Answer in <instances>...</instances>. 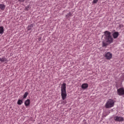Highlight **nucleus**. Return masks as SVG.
I'll list each match as a JSON object with an SVG mask.
<instances>
[{
  "mask_svg": "<svg viewBox=\"0 0 124 124\" xmlns=\"http://www.w3.org/2000/svg\"><path fill=\"white\" fill-rule=\"evenodd\" d=\"M33 28V24H31L30 25H29L27 27V30L28 31H31V29Z\"/></svg>",
  "mask_w": 124,
  "mask_h": 124,
  "instance_id": "ddd939ff",
  "label": "nucleus"
},
{
  "mask_svg": "<svg viewBox=\"0 0 124 124\" xmlns=\"http://www.w3.org/2000/svg\"><path fill=\"white\" fill-rule=\"evenodd\" d=\"M119 35H120V34L119 33V32H118V31H115V32H113L112 34L113 37L115 39H116V38H118V37H119Z\"/></svg>",
  "mask_w": 124,
  "mask_h": 124,
  "instance_id": "0eeeda50",
  "label": "nucleus"
},
{
  "mask_svg": "<svg viewBox=\"0 0 124 124\" xmlns=\"http://www.w3.org/2000/svg\"><path fill=\"white\" fill-rule=\"evenodd\" d=\"M25 106H29L31 104V100L30 99H27L24 103Z\"/></svg>",
  "mask_w": 124,
  "mask_h": 124,
  "instance_id": "9d476101",
  "label": "nucleus"
},
{
  "mask_svg": "<svg viewBox=\"0 0 124 124\" xmlns=\"http://www.w3.org/2000/svg\"><path fill=\"white\" fill-rule=\"evenodd\" d=\"M81 88L84 90H86V89L89 88V85L87 83H83L81 85Z\"/></svg>",
  "mask_w": 124,
  "mask_h": 124,
  "instance_id": "1a4fd4ad",
  "label": "nucleus"
},
{
  "mask_svg": "<svg viewBox=\"0 0 124 124\" xmlns=\"http://www.w3.org/2000/svg\"><path fill=\"white\" fill-rule=\"evenodd\" d=\"M98 0H93V3H97Z\"/></svg>",
  "mask_w": 124,
  "mask_h": 124,
  "instance_id": "6ab92c4d",
  "label": "nucleus"
},
{
  "mask_svg": "<svg viewBox=\"0 0 124 124\" xmlns=\"http://www.w3.org/2000/svg\"><path fill=\"white\" fill-rule=\"evenodd\" d=\"M117 94L118 95H124V88H120L117 90Z\"/></svg>",
  "mask_w": 124,
  "mask_h": 124,
  "instance_id": "20e7f679",
  "label": "nucleus"
},
{
  "mask_svg": "<svg viewBox=\"0 0 124 124\" xmlns=\"http://www.w3.org/2000/svg\"><path fill=\"white\" fill-rule=\"evenodd\" d=\"M4 31V29H3V26L0 27V34H3Z\"/></svg>",
  "mask_w": 124,
  "mask_h": 124,
  "instance_id": "9b49d317",
  "label": "nucleus"
},
{
  "mask_svg": "<svg viewBox=\"0 0 124 124\" xmlns=\"http://www.w3.org/2000/svg\"><path fill=\"white\" fill-rule=\"evenodd\" d=\"M30 7H31V6H30V5H28L25 8L26 10H27V11L29 10L30 9Z\"/></svg>",
  "mask_w": 124,
  "mask_h": 124,
  "instance_id": "a211bd4d",
  "label": "nucleus"
},
{
  "mask_svg": "<svg viewBox=\"0 0 124 124\" xmlns=\"http://www.w3.org/2000/svg\"><path fill=\"white\" fill-rule=\"evenodd\" d=\"M114 120L116 122H123L124 121V118L121 116H116L114 117Z\"/></svg>",
  "mask_w": 124,
  "mask_h": 124,
  "instance_id": "423d86ee",
  "label": "nucleus"
},
{
  "mask_svg": "<svg viewBox=\"0 0 124 124\" xmlns=\"http://www.w3.org/2000/svg\"><path fill=\"white\" fill-rule=\"evenodd\" d=\"M0 9L1 10H4L5 9V5L2 4H0Z\"/></svg>",
  "mask_w": 124,
  "mask_h": 124,
  "instance_id": "f8f14e48",
  "label": "nucleus"
},
{
  "mask_svg": "<svg viewBox=\"0 0 124 124\" xmlns=\"http://www.w3.org/2000/svg\"><path fill=\"white\" fill-rule=\"evenodd\" d=\"M28 94H29V93L28 92H26L23 95V98H27V96H28Z\"/></svg>",
  "mask_w": 124,
  "mask_h": 124,
  "instance_id": "f3484780",
  "label": "nucleus"
},
{
  "mask_svg": "<svg viewBox=\"0 0 124 124\" xmlns=\"http://www.w3.org/2000/svg\"><path fill=\"white\" fill-rule=\"evenodd\" d=\"M108 46V44L107 43H105V41H103L102 42V46L103 47H107Z\"/></svg>",
  "mask_w": 124,
  "mask_h": 124,
  "instance_id": "4468645a",
  "label": "nucleus"
},
{
  "mask_svg": "<svg viewBox=\"0 0 124 124\" xmlns=\"http://www.w3.org/2000/svg\"><path fill=\"white\" fill-rule=\"evenodd\" d=\"M23 104V100L21 99H19L17 101V104L18 105H21V104Z\"/></svg>",
  "mask_w": 124,
  "mask_h": 124,
  "instance_id": "2eb2a0df",
  "label": "nucleus"
},
{
  "mask_svg": "<svg viewBox=\"0 0 124 124\" xmlns=\"http://www.w3.org/2000/svg\"><path fill=\"white\" fill-rule=\"evenodd\" d=\"M18 0L20 2H24V1H25V0Z\"/></svg>",
  "mask_w": 124,
  "mask_h": 124,
  "instance_id": "aec40b11",
  "label": "nucleus"
},
{
  "mask_svg": "<svg viewBox=\"0 0 124 124\" xmlns=\"http://www.w3.org/2000/svg\"><path fill=\"white\" fill-rule=\"evenodd\" d=\"M61 96L62 100H64L67 96V94L66 93V84L63 83L61 86Z\"/></svg>",
  "mask_w": 124,
  "mask_h": 124,
  "instance_id": "f03ea898",
  "label": "nucleus"
},
{
  "mask_svg": "<svg viewBox=\"0 0 124 124\" xmlns=\"http://www.w3.org/2000/svg\"><path fill=\"white\" fill-rule=\"evenodd\" d=\"M114 105H115V102L113 99H109L107 101V103L105 105V107L107 109H109L110 108H112V107H114Z\"/></svg>",
  "mask_w": 124,
  "mask_h": 124,
  "instance_id": "7ed1b4c3",
  "label": "nucleus"
},
{
  "mask_svg": "<svg viewBox=\"0 0 124 124\" xmlns=\"http://www.w3.org/2000/svg\"><path fill=\"white\" fill-rule=\"evenodd\" d=\"M105 57L107 60H111L112 57H113V54L110 52H108L105 54Z\"/></svg>",
  "mask_w": 124,
  "mask_h": 124,
  "instance_id": "39448f33",
  "label": "nucleus"
},
{
  "mask_svg": "<svg viewBox=\"0 0 124 124\" xmlns=\"http://www.w3.org/2000/svg\"><path fill=\"white\" fill-rule=\"evenodd\" d=\"M64 103V101L62 102V104H63Z\"/></svg>",
  "mask_w": 124,
  "mask_h": 124,
  "instance_id": "412c9836",
  "label": "nucleus"
},
{
  "mask_svg": "<svg viewBox=\"0 0 124 124\" xmlns=\"http://www.w3.org/2000/svg\"><path fill=\"white\" fill-rule=\"evenodd\" d=\"M103 36L105 41H106L107 43H109V44L113 43V37H112V36H111V32H110L109 31H105Z\"/></svg>",
  "mask_w": 124,
  "mask_h": 124,
  "instance_id": "f257e3e1",
  "label": "nucleus"
},
{
  "mask_svg": "<svg viewBox=\"0 0 124 124\" xmlns=\"http://www.w3.org/2000/svg\"><path fill=\"white\" fill-rule=\"evenodd\" d=\"M0 62H4L5 63H6L8 61H7V59L5 58V57L4 56L0 58Z\"/></svg>",
  "mask_w": 124,
  "mask_h": 124,
  "instance_id": "6e6552de",
  "label": "nucleus"
},
{
  "mask_svg": "<svg viewBox=\"0 0 124 124\" xmlns=\"http://www.w3.org/2000/svg\"><path fill=\"white\" fill-rule=\"evenodd\" d=\"M72 15V14L71 13V12H70L68 14L66 15V18H69V17H70V16H71Z\"/></svg>",
  "mask_w": 124,
  "mask_h": 124,
  "instance_id": "dca6fc26",
  "label": "nucleus"
}]
</instances>
